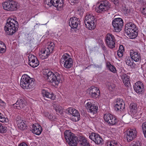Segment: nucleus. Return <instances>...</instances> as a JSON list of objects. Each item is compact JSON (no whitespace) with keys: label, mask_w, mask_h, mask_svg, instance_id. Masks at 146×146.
Segmentation results:
<instances>
[{"label":"nucleus","mask_w":146,"mask_h":146,"mask_svg":"<svg viewBox=\"0 0 146 146\" xmlns=\"http://www.w3.org/2000/svg\"><path fill=\"white\" fill-rule=\"evenodd\" d=\"M66 142L70 146H76L78 143L81 146H90L85 138L81 136H76L69 130H66L64 133Z\"/></svg>","instance_id":"1"},{"label":"nucleus","mask_w":146,"mask_h":146,"mask_svg":"<svg viewBox=\"0 0 146 146\" xmlns=\"http://www.w3.org/2000/svg\"><path fill=\"white\" fill-rule=\"evenodd\" d=\"M44 74L47 77V80L52 83L54 86H57L60 82L61 76L57 72L54 73L51 71L46 70L44 72Z\"/></svg>","instance_id":"2"},{"label":"nucleus","mask_w":146,"mask_h":146,"mask_svg":"<svg viewBox=\"0 0 146 146\" xmlns=\"http://www.w3.org/2000/svg\"><path fill=\"white\" fill-rule=\"evenodd\" d=\"M18 25V23L17 21L11 18H8L4 29L8 35H12L17 30Z\"/></svg>","instance_id":"3"},{"label":"nucleus","mask_w":146,"mask_h":146,"mask_svg":"<svg viewBox=\"0 0 146 146\" xmlns=\"http://www.w3.org/2000/svg\"><path fill=\"white\" fill-rule=\"evenodd\" d=\"M34 81L33 78H30L27 74H24L21 77L20 85L24 89H30L34 87Z\"/></svg>","instance_id":"4"},{"label":"nucleus","mask_w":146,"mask_h":146,"mask_svg":"<svg viewBox=\"0 0 146 146\" xmlns=\"http://www.w3.org/2000/svg\"><path fill=\"white\" fill-rule=\"evenodd\" d=\"M125 31L126 34L131 38H135L138 35V30L135 25L132 22L126 24Z\"/></svg>","instance_id":"5"},{"label":"nucleus","mask_w":146,"mask_h":146,"mask_svg":"<svg viewBox=\"0 0 146 146\" xmlns=\"http://www.w3.org/2000/svg\"><path fill=\"white\" fill-rule=\"evenodd\" d=\"M96 19L91 14L87 13L85 17L84 23L87 28L89 29H94L96 26Z\"/></svg>","instance_id":"6"},{"label":"nucleus","mask_w":146,"mask_h":146,"mask_svg":"<svg viewBox=\"0 0 146 146\" xmlns=\"http://www.w3.org/2000/svg\"><path fill=\"white\" fill-rule=\"evenodd\" d=\"M60 61L66 68L69 69L72 66V59L70 58V56L67 54H64L62 56Z\"/></svg>","instance_id":"7"},{"label":"nucleus","mask_w":146,"mask_h":146,"mask_svg":"<svg viewBox=\"0 0 146 146\" xmlns=\"http://www.w3.org/2000/svg\"><path fill=\"white\" fill-rule=\"evenodd\" d=\"M111 7L110 3L107 0H104L101 1L100 4L97 9L98 13H102L105 11H107Z\"/></svg>","instance_id":"8"},{"label":"nucleus","mask_w":146,"mask_h":146,"mask_svg":"<svg viewBox=\"0 0 146 146\" xmlns=\"http://www.w3.org/2000/svg\"><path fill=\"white\" fill-rule=\"evenodd\" d=\"M123 21L120 18H115L113 19L112 22L114 30L116 32H119L121 30L123 25Z\"/></svg>","instance_id":"9"},{"label":"nucleus","mask_w":146,"mask_h":146,"mask_svg":"<svg viewBox=\"0 0 146 146\" xmlns=\"http://www.w3.org/2000/svg\"><path fill=\"white\" fill-rule=\"evenodd\" d=\"M125 133V135L128 142L132 141L137 136V132L135 128L128 129Z\"/></svg>","instance_id":"10"},{"label":"nucleus","mask_w":146,"mask_h":146,"mask_svg":"<svg viewBox=\"0 0 146 146\" xmlns=\"http://www.w3.org/2000/svg\"><path fill=\"white\" fill-rule=\"evenodd\" d=\"M66 112L69 114L72 115V120L74 121H77L80 119V114L79 112L75 109L71 108L66 110Z\"/></svg>","instance_id":"11"},{"label":"nucleus","mask_w":146,"mask_h":146,"mask_svg":"<svg viewBox=\"0 0 146 146\" xmlns=\"http://www.w3.org/2000/svg\"><path fill=\"white\" fill-rule=\"evenodd\" d=\"M107 45L110 48H113L115 47V37L111 34H108L106 36V39Z\"/></svg>","instance_id":"12"},{"label":"nucleus","mask_w":146,"mask_h":146,"mask_svg":"<svg viewBox=\"0 0 146 146\" xmlns=\"http://www.w3.org/2000/svg\"><path fill=\"white\" fill-rule=\"evenodd\" d=\"M130 55L131 58L135 62H140L141 57L140 53L139 52L134 49L130 50Z\"/></svg>","instance_id":"13"},{"label":"nucleus","mask_w":146,"mask_h":146,"mask_svg":"<svg viewBox=\"0 0 146 146\" xmlns=\"http://www.w3.org/2000/svg\"><path fill=\"white\" fill-rule=\"evenodd\" d=\"M29 64L33 68L37 66L39 64V62L37 58L34 55L30 54L28 56Z\"/></svg>","instance_id":"14"},{"label":"nucleus","mask_w":146,"mask_h":146,"mask_svg":"<svg viewBox=\"0 0 146 146\" xmlns=\"http://www.w3.org/2000/svg\"><path fill=\"white\" fill-rule=\"evenodd\" d=\"M105 121L111 125H115L117 122L116 118L110 114H106L104 116Z\"/></svg>","instance_id":"15"},{"label":"nucleus","mask_w":146,"mask_h":146,"mask_svg":"<svg viewBox=\"0 0 146 146\" xmlns=\"http://www.w3.org/2000/svg\"><path fill=\"white\" fill-rule=\"evenodd\" d=\"M89 89V94L92 98L95 99L100 95V91L97 87L92 86Z\"/></svg>","instance_id":"16"},{"label":"nucleus","mask_w":146,"mask_h":146,"mask_svg":"<svg viewBox=\"0 0 146 146\" xmlns=\"http://www.w3.org/2000/svg\"><path fill=\"white\" fill-rule=\"evenodd\" d=\"M80 23L79 18L75 17H71L69 22V24L71 28L73 29H77L78 25Z\"/></svg>","instance_id":"17"},{"label":"nucleus","mask_w":146,"mask_h":146,"mask_svg":"<svg viewBox=\"0 0 146 146\" xmlns=\"http://www.w3.org/2000/svg\"><path fill=\"white\" fill-rule=\"evenodd\" d=\"M144 85L140 81L136 83L134 85V89L136 92L138 94H141L144 92Z\"/></svg>","instance_id":"18"},{"label":"nucleus","mask_w":146,"mask_h":146,"mask_svg":"<svg viewBox=\"0 0 146 146\" xmlns=\"http://www.w3.org/2000/svg\"><path fill=\"white\" fill-rule=\"evenodd\" d=\"M26 101L25 99H18L17 102L13 105L15 108L20 109L24 108L26 106Z\"/></svg>","instance_id":"19"},{"label":"nucleus","mask_w":146,"mask_h":146,"mask_svg":"<svg viewBox=\"0 0 146 146\" xmlns=\"http://www.w3.org/2000/svg\"><path fill=\"white\" fill-rule=\"evenodd\" d=\"M86 107L88 111L93 114L96 113L98 110V107L91 102H87Z\"/></svg>","instance_id":"20"},{"label":"nucleus","mask_w":146,"mask_h":146,"mask_svg":"<svg viewBox=\"0 0 146 146\" xmlns=\"http://www.w3.org/2000/svg\"><path fill=\"white\" fill-rule=\"evenodd\" d=\"M42 130L41 126L38 124H37V125H33L32 126V132L36 135H40L42 132Z\"/></svg>","instance_id":"21"},{"label":"nucleus","mask_w":146,"mask_h":146,"mask_svg":"<svg viewBox=\"0 0 146 146\" xmlns=\"http://www.w3.org/2000/svg\"><path fill=\"white\" fill-rule=\"evenodd\" d=\"M11 11H16L19 7V4L16 1L9 0Z\"/></svg>","instance_id":"22"},{"label":"nucleus","mask_w":146,"mask_h":146,"mask_svg":"<svg viewBox=\"0 0 146 146\" xmlns=\"http://www.w3.org/2000/svg\"><path fill=\"white\" fill-rule=\"evenodd\" d=\"M16 121L18 128L21 130L25 129L26 126L24 121L21 119V118L19 116L17 117Z\"/></svg>","instance_id":"23"},{"label":"nucleus","mask_w":146,"mask_h":146,"mask_svg":"<svg viewBox=\"0 0 146 146\" xmlns=\"http://www.w3.org/2000/svg\"><path fill=\"white\" fill-rule=\"evenodd\" d=\"M41 52L42 53V55L40 57L43 60L47 58L50 54L52 52L49 50L48 48H46L42 49Z\"/></svg>","instance_id":"24"},{"label":"nucleus","mask_w":146,"mask_h":146,"mask_svg":"<svg viewBox=\"0 0 146 146\" xmlns=\"http://www.w3.org/2000/svg\"><path fill=\"white\" fill-rule=\"evenodd\" d=\"M129 76L125 74H123L121 76V78L125 86H128L130 85Z\"/></svg>","instance_id":"25"},{"label":"nucleus","mask_w":146,"mask_h":146,"mask_svg":"<svg viewBox=\"0 0 146 146\" xmlns=\"http://www.w3.org/2000/svg\"><path fill=\"white\" fill-rule=\"evenodd\" d=\"M42 93L44 97H46L52 100L55 99V96L52 93L49 92L45 90H42Z\"/></svg>","instance_id":"26"},{"label":"nucleus","mask_w":146,"mask_h":146,"mask_svg":"<svg viewBox=\"0 0 146 146\" xmlns=\"http://www.w3.org/2000/svg\"><path fill=\"white\" fill-rule=\"evenodd\" d=\"M125 108L124 103L122 102H117L115 106V109L116 111H121Z\"/></svg>","instance_id":"27"},{"label":"nucleus","mask_w":146,"mask_h":146,"mask_svg":"<svg viewBox=\"0 0 146 146\" xmlns=\"http://www.w3.org/2000/svg\"><path fill=\"white\" fill-rule=\"evenodd\" d=\"M134 60L131 57L129 56L125 58V61L127 65L130 66L131 68H135L136 65L134 63Z\"/></svg>","instance_id":"28"},{"label":"nucleus","mask_w":146,"mask_h":146,"mask_svg":"<svg viewBox=\"0 0 146 146\" xmlns=\"http://www.w3.org/2000/svg\"><path fill=\"white\" fill-rule=\"evenodd\" d=\"M64 3L63 0H58L56 3L54 4V6L57 8L58 11L61 10L63 8Z\"/></svg>","instance_id":"29"},{"label":"nucleus","mask_w":146,"mask_h":146,"mask_svg":"<svg viewBox=\"0 0 146 146\" xmlns=\"http://www.w3.org/2000/svg\"><path fill=\"white\" fill-rule=\"evenodd\" d=\"M129 108L131 113L133 115H135L137 110V104L134 103H131L130 104Z\"/></svg>","instance_id":"30"},{"label":"nucleus","mask_w":146,"mask_h":146,"mask_svg":"<svg viewBox=\"0 0 146 146\" xmlns=\"http://www.w3.org/2000/svg\"><path fill=\"white\" fill-rule=\"evenodd\" d=\"M3 9L7 11H11L9 0H7L2 3Z\"/></svg>","instance_id":"31"},{"label":"nucleus","mask_w":146,"mask_h":146,"mask_svg":"<svg viewBox=\"0 0 146 146\" xmlns=\"http://www.w3.org/2000/svg\"><path fill=\"white\" fill-rule=\"evenodd\" d=\"M53 106L57 114H62V111L61 110V107L60 106L57 104H54Z\"/></svg>","instance_id":"32"},{"label":"nucleus","mask_w":146,"mask_h":146,"mask_svg":"<svg viewBox=\"0 0 146 146\" xmlns=\"http://www.w3.org/2000/svg\"><path fill=\"white\" fill-rule=\"evenodd\" d=\"M131 118V116L129 114H125L123 115L122 117V119L126 123H127L129 122Z\"/></svg>","instance_id":"33"},{"label":"nucleus","mask_w":146,"mask_h":146,"mask_svg":"<svg viewBox=\"0 0 146 146\" xmlns=\"http://www.w3.org/2000/svg\"><path fill=\"white\" fill-rule=\"evenodd\" d=\"M121 10L123 13L125 14L129 13L130 11V9L127 7L126 5L125 4L122 5L121 7Z\"/></svg>","instance_id":"34"},{"label":"nucleus","mask_w":146,"mask_h":146,"mask_svg":"<svg viewBox=\"0 0 146 146\" xmlns=\"http://www.w3.org/2000/svg\"><path fill=\"white\" fill-rule=\"evenodd\" d=\"M94 141L98 144H102L103 142V139L99 135H97L96 138L94 140Z\"/></svg>","instance_id":"35"},{"label":"nucleus","mask_w":146,"mask_h":146,"mask_svg":"<svg viewBox=\"0 0 146 146\" xmlns=\"http://www.w3.org/2000/svg\"><path fill=\"white\" fill-rule=\"evenodd\" d=\"M141 141L139 140H136L133 141L130 146H142Z\"/></svg>","instance_id":"36"},{"label":"nucleus","mask_w":146,"mask_h":146,"mask_svg":"<svg viewBox=\"0 0 146 146\" xmlns=\"http://www.w3.org/2000/svg\"><path fill=\"white\" fill-rule=\"evenodd\" d=\"M7 128L0 123V133H5L7 131Z\"/></svg>","instance_id":"37"},{"label":"nucleus","mask_w":146,"mask_h":146,"mask_svg":"<svg viewBox=\"0 0 146 146\" xmlns=\"http://www.w3.org/2000/svg\"><path fill=\"white\" fill-rule=\"evenodd\" d=\"M58 0H46L45 3L49 7L53 5L54 6V1H57Z\"/></svg>","instance_id":"38"},{"label":"nucleus","mask_w":146,"mask_h":146,"mask_svg":"<svg viewBox=\"0 0 146 146\" xmlns=\"http://www.w3.org/2000/svg\"><path fill=\"white\" fill-rule=\"evenodd\" d=\"M117 142L115 141H108L106 144V146H116Z\"/></svg>","instance_id":"39"},{"label":"nucleus","mask_w":146,"mask_h":146,"mask_svg":"<svg viewBox=\"0 0 146 146\" xmlns=\"http://www.w3.org/2000/svg\"><path fill=\"white\" fill-rule=\"evenodd\" d=\"M6 49V46L5 44L1 41H0V50L2 53L5 52Z\"/></svg>","instance_id":"40"},{"label":"nucleus","mask_w":146,"mask_h":146,"mask_svg":"<svg viewBox=\"0 0 146 146\" xmlns=\"http://www.w3.org/2000/svg\"><path fill=\"white\" fill-rule=\"evenodd\" d=\"M143 133L145 137L146 138V122L143 123L142 125Z\"/></svg>","instance_id":"41"},{"label":"nucleus","mask_w":146,"mask_h":146,"mask_svg":"<svg viewBox=\"0 0 146 146\" xmlns=\"http://www.w3.org/2000/svg\"><path fill=\"white\" fill-rule=\"evenodd\" d=\"M98 135V134L96 133H91V134L89 136V138L91 139L94 141V140L96 138V136H97V135Z\"/></svg>","instance_id":"42"},{"label":"nucleus","mask_w":146,"mask_h":146,"mask_svg":"<svg viewBox=\"0 0 146 146\" xmlns=\"http://www.w3.org/2000/svg\"><path fill=\"white\" fill-rule=\"evenodd\" d=\"M54 44L53 42H51L49 44H48V46L46 48H48L51 52H52V50H53V48L54 47Z\"/></svg>","instance_id":"43"},{"label":"nucleus","mask_w":146,"mask_h":146,"mask_svg":"<svg viewBox=\"0 0 146 146\" xmlns=\"http://www.w3.org/2000/svg\"><path fill=\"white\" fill-rule=\"evenodd\" d=\"M108 68L109 70L112 72L115 73L116 72L117 70L115 66L112 65L110 64Z\"/></svg>","instance_id":"44"},{"label":"nucleus","mask_w":146,"mask_h":146,"mask_svg":"<svg viewBox=\"0 0 146 146\" xmlns=\"http://www.w3.org/2000/svg\"><path fill=\"white\" fill-rule=\"evenodd\" d=\"M44 114L46 117L50 119V120L52 118V114L50 113L49 112H44Z\"/></svg>","instance_id":"45"},{"label":"nucleus","mask_w":146,"mask_h":146,"mask_svg":"<svg viewBox=\"0 0 146 146\" xmlns=\"http://www.w3.org/2000/svg\"><path fill=\"white\" fill-rule=\"evenodd\" d=\"M123 52L118 51L117 52V55L119 57H121L123 55Z\"/></svg>","instance_id":"46"},{"label":"nucleus","mask_w":146,"mask_h":146,"mask_svg":"<svg viewBox=\"0 0 146 146\" xmlns=\"http://www.w3.org/2000/svg\"><path fill=\"white\" fill-rule=\"evenodd\" d=\"M8 119L7 118L4 117L0 119V121L2 122H7L8 121Z\"/></svg>","instance_id":"47"},{"label":"nucleus","mask_w":146,"mask_h":146,"mask_svg":"<svg viewBox=\"0 0 146 146\" xmlns=\"http://www.w3.org/2000/svg\"><path fill=\"white\" fill-rule=\"evenodd\" d=\"M118 50L124 52V47L122 45H121L119 46V50Z\"/></svg>","instance_id":"48"},{"label":"nucleus","mask_w":146,"mask_h":146,"mask_svg":"<svg viewBox=\"0 0 146 146\" xmlns=\"http://www.w3.org/2000/svg\"><path fill=\"white\" fill-rule=\"evenodd\" d=\"M112 2L116 5H118L119 4V1L118 0H110Z\"/></svg>","instance_id":"49"},{"label":"nucleus","mask_w":146,"mask_h":146,"mask_svg":"<svg viewBox=\"0 0 146 146\" xmlns=\"http://www.w3.org/2000/svg\"><path fill=\"white\" fill-rule=\"evenodd\" d=\"M141 13L143 15L146 16V7L143 8Z\"/></svg>","instance_id":"50"},{"label":"nucleus","mask_w":146,"mask_h":146,"mask_svg":"<svg viewBox=\"0 0 146 146\" xmlns=\"http://www.w3.org/2000/svg\"><path fill=\"white\" fill-rule=\"evenodd\" d=\"M18 146H28V145L25 143L22 142L20 143Z\"/></svg>","instance_id":"51"},{"label":"nucleus","mask_w":146,"mask_h":146,"mask_svg":"<svg viewBox=\"0 0 146 146\" xmlns=\"http://www.w3.org/2000/svg\"><path fill=\"white\" fill-rule=\"evenodd\" d=\"M3 104L2 105L3 106L5 105V102L0 99V104Z\"/></svg>","instance_id":"52"},{"label":"nucleus","mask_w":146,"mask_h":146,"mask_svg":"<svg viewBox=\"0 0 146 146\" xmlns=\"http://www.w3.org/2000/svg\"><path fill=\"white\" fill-rule=\"evenodd\" d=\"M102 49L104 50L105 51L106 50V47L104 45H102Z\"/></svg>","instance_id":"53"},{"label":"nucleus","mask_w":146,"mask_h":146,"mask_svg":"<svg viewBox=\"0 0 146 146\" xmlns=\"http://www.w3.org/2000/svg\"><path fill=\"white\" fill-rule=\"evenodd\" d=\"M4 117L3 116V115H0V119H1L2 118Z\"/></svg>","instance_id":"54"},{"label":"nucleus","mask_w":146,"mask_h":146,"mask_svg":"<svg viewBox=\"0 0 146 146\" xmlns=\"http://www.w3.org/2000/svg\"><path fill=\"white\" fill-rule=\"evenodd\" d=\"M71 0V2L72 3H74V0Z\"/></svg>","instance_id":"55"},{"label":"nucleus","mask_w":146,"mask_h":146,"mask_svg":"<svg viewBox=\"0 0 146 146\" xmlns=\"http://www.w3.org/2000/svg\"><path fill=\"white\" fill-rule=\"evenodd\" d=\"M3 115V114L0 112V115Z\"/></svg>","instance_id":"56"},{"label":"nucleus","mask_w":146,"mask_h":146,"mask_svg":"<svg viewBox=\"0 0 146 146\" xmlns=\"http://www.w3.org/2000/svg\"><path fill=\"white\" fill-rule=\"evenodd\" d=\"M2 53V52L1 51V50H0V53Z\"/></svg>","instance_id":"57"},{"label":"nucleus","mask_w":146,"mask_h":146,"mask_svg":"<svg viewBox=\"0 0 146 146\" xmlns=\"http://www.w3.org/2000/svg\"><path fill=\"white\" fill-rule=\"evenodd\" d=\"M57 1H54V3H56Z\"/></svg>","instance_id":"58"},{"label":"nucleus","mask_w":146,"mask_h":146,"mask_svg":"<svg viewBox=\"0 0 146 146\" xmlns=\"http://www.w3.org/2000/svg\"><path fill=\"white\" fill-rule=\"evenodd\" d=\"M38 25V24L36 23V25Z\"/></svg>","instance_id":"59"},{"label":"nucleus","mask_w":146,"mask_h":146,"mask_svg":"<svg viewBox=\"0 0 146 146\" xmlns=\"http://www.w3.org/2000/svg\"><path fill=\"white\" fill-rule=\"evenodd\" d=\"M145 47L146 48V45H145Z\"/></svg>","instance_id":"60"}]
</instances>
